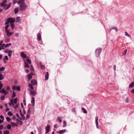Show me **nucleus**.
Masks as SVG:
<instances>
[{
	"label": "nucleus",
	"instance_id": "obj_1",
	"mask_svg": "<svg viewBox=\"0 0 134 134\" xmlns=\"http://www.w3.org/2000/svg\"><path fill=\"white\" fill-rule=\"evenodd\" d=\"M11 3H9L8 5L5 4V3L2 2L0 4V5L2 7H4L5 10H6L8 9L11 7Z\"/></svg>",
	"mask_w": 134,
	"mask_h": 134
},
{
	"label": "nucleus",
	"instance_id": "obj_2",
	"mask_svg": "<svg viewBox=\"0 0 134 134\" xmlns=\"http://www.w3.org/2000/svg\"><path fill=\"white\" fill-rule=\"evenodd\" d=\"M14 19L11 18H8L7 19V21L5 23V24L6 25L8 24L9 23L11 24H13L15 22Z\"/></svg>",
	"mask_w": 134,
	"mask_h": 134
},
{
	"label": "nucleus",
	"instance_id": "obj_3",
	"mask_svg": "<svg viewBox=\"0 0 134 134\" xmlns=\"http://www.w3.org/2000/svg\"><path fill=\"white\" fill-rule=\"evenodd\" d=\"M20 10L22 11L23 10L26 9L27 7V6L24 3H21L20 5Z\"/></svg>",
	"mask_w": 134,
	"mask_h": 134
},
{
	"label": "nucleus",
	"instance_id": "obj_4",
	"mask_svg": "<svg viewBox=\"0 0 134 134\" xmlns=\"http://www.w3.org/2000/svg\"><path fill=\"white\" fill-rule=\"evenodd\" d=\"M101 52V50L99 49H97L95 51L96 56L98 57Z\"/></svg>",
	"mask_w": 134,
	"mask_h": 134
},
{
	"label": "nucleus",
	"instance_id": "obj_5",
	"mask_svg": "<svg viewBox=\"0 0 134 134\" xmlns=\"http://www.w3.org/2000/svg\"><path fill=\"white\" fill-rule=\"evenodd\" d=\"M10 103L12 104V105L14 108L15 109H16L18 107V105H15L14 104L13 102V99H10Z\"/></svg>",
	"mask_w": 134,
	"mask_h": 134
},
{
	"label": "nucleus",
	"instance_id": "obj_6",
	"mask_svg": "<svg viewBox=\"0 0 134 134\" xmlns=\"http://www.w3.org/2000/svg\"><path fill=\"white\" fill-rule=\"evenodd\" d=\"M50 128V126L48 125H47L46 127H45V129L46 131V133H48L49 131Z\"/></svg>",
	"mask_w": 134,
	"mask_h": 134
},
{
	"label": "nucleus",
	"instance_id": "obj_7",
	"mask_svg": "<svg viewBox=\"0 0 134 134\" xmlns=\"http://www.w3.org/2000/svg\"><path fill=\"white\" fill-rule=\"evenodd\" d=\"M31 84L33 85H36L37 84V81L34 80H32L31 81Z\"/></svg>",
	"mask_w": 134,
	"mask_h": 134
},
{
	"label": "nucleus",
	"instance_id": "obj_8",
	"mask_svg": "<svg viewBox=\"0 0 134 134\" xmlns=\"http://www.w3.org/2000/svg\"><path fill=\"white\" fill-rule=\"evenodd\" d=\"M96 123L97 127L98 129V117L96 116L95 118Z\"/></svg>",
	"mask_w": 134,
	"mask_h": 134
},
{
	"label": "nucleus",
	"instance_id": "obj_9",
	"mask_svg": "<svg viewBox=\"0 0 134 134\" xmlns=\"http://www.w3.org/2000/svg\"><path fill=\"white\" fill-rule=\"evenodd\" d=\"M30 93L32 96H35L36 95V92L34 91L30 90Z\"/></svg>",
	"mask_w": 134,
	"mask_h": 134
},
{
	"label": "nucleus",
	"instance_id": "obj_10",
	"mask_svg": "<svg viewBox=\"0 0 134 134\" xmlns=\"http://www.w3.org/2000/svg\"><path fill=\"white\" fill-rule=\"evenodd\" d=\"M6 32L7 33V36L8 37H9L11 36V35L13 34V33L12 32H9V30L8 31H6Z\"/></svg>",
	"mask_w": 134,
	"mask_h": 134
},
{
	"label": "nucleus",
	"instance_id": "obj_11",
	"mask_svg": "<svg viewBox=\"0 0 134 134\" xmlns=\"http://www.w3.org/2000/svg\"><path fill=\"white\" fill-rule=\"evenodd\" d=\"M66 132V130H60L59 132L58 131L57 132L59 134H62Z\"/></svg>",
	"mask_w": 134,
	"mask_h": 134
},
{
	"label": "nucleus",
	"instance_id": "obj_12",
	"mask_svg": "<svg viewBox=\"0 0 134 134\" xmlns=\"http://www.w3.org/2000/svg\"><path fill=\"white\" fill-rule=\"evenodd\" d=\"M21 55L22 57L24 58H26V55L24 54L23 52H22L21 53Z\"/></svg>",
	"mask_w": 134,
	"mask_h": 134
},
{
	"label": "nucleus",
	"instance_id": "obj_13",
	"mask_svg": "<svg viewBox=\"0 0 134 134\" xmlns=\"http://www.w3.org/2000/svg\"><path fill=\"white\" fill-rule=\"evenodd\" d=\"M37 39L38 41H40L41 40V34L40 33L37 34Z\"/></svg>",
	"mask_w": 134,
	"mask_h": 134
},
{
	"label": "nucleus",
	"instance_id": "obj_14",
	"mask_svg": "<svg viewBox=\"0 0 134 134\" xmlns=\"http://www.w3.org/2000/svg\"><path fill=\"white\" fill-rule=\"evenodd\" d=\"M24 67L25 68H29V65L28 63L24 61Z\"/></svg>",
	"mask_w": 134,
	"mask_h": 134
},
{
	"label": "nucleus",
	"instance_id": "obj_15",
	"mask_svg": "<svg viewBox=\"0 0 134 134\" xmlns=\"http://www.w3.org/2000/svg\"><path fill=\"white\" fill-rule=\"evenodd\" d=\"M49 78V74L48 72H47L45 76V80H47Z\"/></svg>",
	"mask_w": 134,
	"mask_h": 134
},
{
	"label": "nucleus",
	"instance_id": "obj_16",
	"mask_svg": "<svg viewBox=\"0 0 134 134\" xmlns=\"http://www.w3.org/2000/svg\"><path fill=\"white\" fill-rule=\"evenodd\" d=\"M35 100L34 97H32L31 98V103L33 104V105H34L35 104Z\"/></svg>",
	"mask_w": 134,
	"mask_h": 134
},
{
	"label": "nucleus",
	"instance_id": "obj_17",
	"mask_svg": "<svg viewBox=\"0 0 134 134\" xmlns=\"http://www.w3.org/2000/svg\"><path fill=\"white\" fill-rule=\"evenodd\" d=\"M134 86V82H132L129 85V87L130 88Z\"/></svg>",
	"mask_w": 134,
	"mask_h": 134
},
{
	"label": "nucleus",
	"instance_id": "obj_18",
	"mask_svg": "<svg viewBox=\"0 0 134 134\" xmlns=\"http://www.w3.org/2000/svg\"><path fill=\"white\" fill-rule=\"evenodd\" d=\"M12 50H10L8 52V56L9 57H11L12 55Z\"/></svg>",
	"mask_w": 134,
	"mask_h": 134
},
{
	"label": "nucleus",
	"instance_id": "obj_19",
	"mask_svg": "<svg viewBox=\"0 0 134 134\" xmlns=\"http://www.w3.org/2000/svg\"><path fill=\"white\" fill-rule=\"evenodd\" d=\"M29 87L31 89L33 90L34 89V88L32 85L30 83L28 84Z\"/></svg>",
	"mask_w": 134,
	"mask_h": 134
},
{
	"label": "nucleus",
	"instance_id": "obj_20",
	"mask_svg": "<svg viewBox=\"0 0 134 134\" xmlns=\"http://www.w3.org/2000/svg\"><path fill=\"white\" fill-rule=\"evenodd\" d=\"M27 77L29 80H30V79H31L32 78V75L31 74H29L27 75Z\"/></svg>",
	"mask_w": 134,
	"mask_h": 134
},
{
	"label": "nucleus",
	"instance_id": "obj_21",
	"mask_svg": "<svg viewBox=\"0 0 134 134\" xmlns=\"http://www.w3.org/2000/svg\"><path fill=\"white\" fill-rule=\"evenodd\" d=\"M16 96V93L14 91H13V94L12 96V98H14Z\"/></svg>",
	"mask_w": 134,
	"mask_h": 134
},
{
	"label": "nucleus",
	"instance_id": "obj_22",
	"mask_svg": "<svg viewBox=\"0 0 134 134\" xmlns=\"http://www.w3.org/2000/svg\"><path fill=\"white\" fill-rule=\"evenodd\" d=\"M82 110L83 111V113H87V111L84 108H82Z\"/></svg>",
	"mask_w": 134,
	"mask_h": 134
},
{
	"label": "nucleus",
	"instance_id": "obj_23",
	"mask_svg": "<svg viewBox=\"0 0 134 134\" xmlns=\"http://www.w3.org/2000/svg\"><path fill=\"white\" fill-rule=\"evenodd\" d=\"M8 115L10 116H11L13 115V113L11 112L10 111L8 112Z\"/></svg>",
	"mask_w": 134,
	"mask_h": 134
},
{
	"label": "nucleus",
	"instance_id": "obj_24",
	"mask_svg": "<svg viewBox=\"0 0 134 134\" xmlns=\"http://www.w3.org/2000/svg\"><path fill=\"white\" fill-rule=\"evenodd\" d=\"M4 134H9V131L8 130H5L4 131Z\"/></svg>",
	"mask_w": 134,
	"mask_h": 134
},
{
	"label": "nucleus",
	"instance_id": "obj_25",
	"mask_svg": "<svg viewBox=\"0 0 134 134\" xmlns=\"http://www.w3.org/2000/svg\"><path fill=\"white\" fill-rule=\"evenodd\" d=\"M20 115L22 119L24 120H25V118L24 115L22 113H21Z\"/></svg>",
	"mask_w": 134,
	"mask_h": 134
},
{
	"label": "nucleus",
	"instance_id": "obj_26",
	"mask_svg": "<svg viewBox=\"0 0 134 134\" xmlns=\"http://www.w3.org/2000/svg\"><path fill=\"white\" fill-rule=\"evenodd\" d=\"M4 79L3 75L1 74H0V80H2Z\"/></svg>",
	"mask_w": 134,
	"mask_h": 134
},
{
	"label": "nucleus",
	"instance_id": "obj_27",
	"mask_svg": "<svg viewBox=\"0 0 134 134\" xmlns=\"http://www.w3.org/2000/svg\"><path fill=\"white\" fill-rule=\"evenodd\" d=\"M61 117H58L57 118V121H59L60 122H61L62 121V120L60 119Z\"/></svg>",
	"mask_w": 134,
	"mask_h": 134
},
{
	"label": "nucleus",
	"instance_id": "obj_28",
	"mask_svg": "<svg viewBox=\"0 0 134 134\" xmlns=\"http://www.w3.org/2000/svg\"><path fill=\"white\" fill-rule=\"evenodd\" d=\"M18 8H16L14 9V12L16 14L18 13Z\"/></svg>",
	"mask_w": 134,
	"mask_h": 134
},
{
	"label": "nucleus",
	"instance_id": "obj_29",
	"mask_svg": "<svg viewBox=\"0 0 134 134\" xmlns=\"http://www.w3.org/2000/svg\"><path fill=\"white\" fill-rule=\"evenodd\" d=\"M26 62L29 63V64H30L31 63V61L30 59H26Z\"/></svg>",
	"mask_w": 134,
	"mask_h": 134
},
{
	"label": "nucleus",
	"instance_id": "obj_30",
	"mask_svg": "<svg viewBox=\"0 0 134 134\" xmlns=\"http://www.w3.org/2000/svg\"><path fill=\"white\" fill-rule=\"evenodd\" d=\"M7 128L8 129H10L11 128V125L9 124H8L7 126Z\"/></svg>",
	"mask_w": 134,
	"mask_h": 134
},
{
	"label": "nucleus",
	"instance_id": "obj_31",
	"mask_svg": "<svg viewBox=\"0 0 134 134\" xmlns=\"http://www.w3.org/2000/svg\"><path fill=\"white\" fill-rule=\"evenodd\" d=\"M14 103L15 104H16L17 103V98H15L14 99Z\"/></svg>",
	"mask_w": 134,
	"mask_h": 134
},
{
	"label": "nucleus",
	"instance_id": "obj_32",
	"mask_svg": "<svg viewBox=\"0 0 134 134\" xmlns=\"http://www.w3.org/2000/svg\"><path fill=\"white\" fill-rule=\"evenodd\" d=\"M66 122L65 121H63V127H66Z\"/></svg>",
	"mask_w": 134,
	"mask_h": 134
},
{
	"label": "nucleus",
	"instance_id": "obj_33",
	"mask_svg": "<svg viewBox=\"0 0 134 134\" xmlns=\"http://www.w3.org/2000/svg\"><path fill=\"white\" fill-rule=\"evenodd\" d=\"M6 120H7L8 122L10 121L11 120V119H10V118L9 117H7L6 118Z\"/></svg>",
	"mask_w": 134,
	"mask_h": 134
},
{
	"label": "nucleus",
	"instance_id": "obj_34",
	"mask_svg": "<svg viewBox=\"0 0 134 134\" xmlns=\"http://www.w3.org/2000/svg\"><path fill=\"white\" fill-rule=\"evenodd\" d=\"M5 69V68L4 67H2L0 68V71H3Z\"/></svg>",
	"mask_w": 134,
	"mask_h": 134
},
{
	"label": "nucleus",
	"instance_id": "obj_35",
	"mask_svg": "<svg viewBox=\"0 0 134 134\" xmlns=\"http://www.w3.org/2000/svg\"><path fill=\"white\" fill-rule=\"evenodd\" d=\"M20 18L18 16L16 18V21L17 22H19V20H20Z\"/></svg>",
	"mask_w": 134,
	"mask_h": 134
},
{
	"label": "nucleus",
	"instance_id": "obj_36",
	"mask_svg": "<svg viewBox=\"0 0 134 134\" xmlns=\"http://www.w3.org/2000/svg\"><path fill=\"white\" fill-rule=\"evenodd\" d=\"M5 90L4 88H3L2 90H0V92L1 93H3L5 91Z\"/></svg>",
	"mask_w": 134,
	"mask_h": 134
},
{
	"label": "nucleus",
	"instance_id": "obj_37",
	"mask_svg": "<svg viewBox=\"0 0 134 134\" xmlns=\"http://www.w3.org/2000/svg\"><path fill=\"white\" fill-rule=\"evenodd\" d=\"M7 25L5 26V31L9 30H8V27L9 26V25H7Z\"/></svg>",
	"mask_w": 134,
	"mask_h": 134
},
{
	"label": "nucleus",
	"instance_id": "obj_38",
	"mask_svg": "<svg viewBox=\"0 0 134 134\" xmlns=\"http://www.w3.org/2000/svg\"><path fill=\"white\" fill-rule=\"evenodd\" d=\"M10 124L11 125L12 127H14L15 126V122H10Z\"/></svg>",
	"mask_w": 134,
	"mask_h": 134
},
{
	"label": "nucleus",
	"instance_id": "obj_39",
	"mask_svg": "<svg viewBox=\"0 0 134 134\" xmlns=\"http://www.w3.org/2000/svg\"><path fill=\"white\" fill-rule=\"evenodd\" d=\"M6 88L7 90H8V91H10V88L9 86H6Z\"/></svg>",
	"mask_w": 134,
	"mask_h": 134
},
{
	"label": "nucleus",
	"instance_id": "obj_40",
	"mask_svg": "<svg viewBox=\"0 0 134 134\" xmlns=\"http://www.w3.org/2000/svg\"><path fill=\"white\" fill-rule=\"evenodd\" d=\"M5 96L4 95H3L1 97V100H3L4 99Z\"/></svg>",
	"mask_w": 134,
	"mask_h": 134
},
{
	"label": "nucleus",
	"instance_id": "obj_41",
	"mask_svg": "<svg viewBox=\"0 0 134 134\" xmlns=\"http://www.w3.org/2000/svg\"><path fill=\"white\" fill-rule=\"evenodd\" d=\"M11 45V43H9V44H6L5 46L6 47H9V46H10Z\"/></svg>",
	"mask_w": 134,
	"mask_h": 134
},
{
	"label": "nucleus",
	"instance_id": "obj_42",
	"mask_svg": "<svg viewBox=\"0 0 134 134\" xmlns=\"http://www.w3.org/2000/svg\"><path fill=\"white\" fill-rule=\"evenodd\" d=\"M11 26L12 29H13L14 28V27H15V25H14L13 24H11Z\"/></svg>",
	"mask_w": 134,
	"mask_h": 134
},
{
	"label": "nucleus",
	"instance_id": "obj_43",
	"mask_svg": "<svg viewBox=\"0 0 134 134\" xmlns=\"http://www.w3.org/2000/svg\"><path fill=\"white\" fill-rule=\"evenodd\" d=\"M125 36H128V37L130 36V35L127 32H125Z\"/></svg>",
	"mask_w": 134,
	"mask_h": 134
},
{
	"label": "nucleus",
	"instance_id": "obj_44",
	"mask_svg": "<svg viewBox=\"0 0 134 134\" xmlns=\"http://www.w3.org/2000/svg\"><path fill=\"white\" fill-rule=\"evenodd\" d=\"M3 128V126L2 125H0V130H2Z\"/></svg>",
	"mask_w": 134,
	"mask_h": 134
},
{
	"label": "nucleus",
	"instance_id": "obj_45",
	"mask_svg": "<svg viewBox=\"0 0 134 134\" xmlns=\"http://www.w3.org/2000/svg\"><path fill=\"white\" fill-rule=\"evenodd\" d=\"M129 99L128 97H127L126 99V103H127L129 102Z\"/></svg>",
	"mask_w": 134,
	"mask_h": 134
},
{
	"label": "nucleus",
	"instance_id": "obj_46",
	"mask_svg": "<svg viewBox=\"0 0 134 134\" xmlns=\"http://www.w3.org/2000/svg\"><path fill=\"white\" fill-rule=\"evenodd\" d=\"M3 86V84H2L0 83V90H1Z\"/></svg>",
	"mask_w": 134,
	"mask_h": 134
},
{
	"label": "nucleus",
	"instance_id": "obj_47",
	"mask_svg": "<svg viewBox=\"0 0 134 134\" xmlns=\"http://www.w3.org/2000/svg\"><path fill=\"white\" fill-rule=\"evenodd\" d=\"M16 89L18 91H19L20 90V88L19 87L17 86L16 87Z\"/></svg>",
	"mask_w": 134,
	"mask_h": 134
},
{
	"label": "nucleus",
	"instance_id": "obj_48",
	"mask_svg": "<svg viewBox=\"0 0 134 134\" xmlns=\"http://www.w3.org/2000/svg\"><path fill=\"white\" fill-rule=\"evenodd\" d=\"M30 70H31L33 71V67L32 65H31L30 66Z\"/></svg>",
	"mask_w": 134,
	"mask_h": 134
},
{
	"label": "nucleus",
	"instance_id": "obj_49",
	"mask_svg": "<svg viewBox=\"0 0 134 134\" xmlns=\"http://www.w3.org/2000/svg\"><path fill=\"white\" fill-rule=\"evenodd\" d=\"M41 69H44L45 68V67L42 65H41Z\"/></svg>",
	"mask_w": 134,
	"mask_h": 134
},
{
	"label": "nucleus",
	"instance_id": "obj_50",
	"mask_svg": "<svg viewBox=\"0 0 134 134\" xmlns=\"http://www.w3.org/2000/svg\"><path fill=\"white\" fill-rule=\"evenodd\" d=\"M4 93V95H5L7 94L8 93V92L7 91H5L4 93Z\"/></svg>",
	"mask_w": 134,
	"mask_h": 134
},
{
	"label": "nucleus",
	"instance_id": "obj_51",
	"mask_svg": "<svg viewBox=\"0 0 134 134\" xmlns=\"http://www.w3.org/2000/svg\"><path fill=\"white\" fill-rule=\"evenodd\" d=\"M0 118L4 120V117L2 115H1L0 116Z\"/></svg>",
	"mask_w": 134,
	"mask_h": 134
},
{
	"label": "nucleus",
	"instance_id": "obj_52",
	"mask_svg": "<svg viewBox=\"0 0 134 134\" xmlns=\"http://www.w3.org/2000/svg\"><path fill=\"white\" fill-rule=\"evenodd\" d=\"M4 58L6 60H8V57L7 56H5Z\"/></svg>",
	"mask_w": 134,
	"mask_h": 134
},
{
	"label": "nucleus",
	"instance_id": "obj_53",
	"mask_svg": "<svg viewBox=\"0 0 134 134\" xmlns=\"http://www.w3.org/2000/svg\"><path fill=\"white\" fill-rule=\"evenodd\" d=\"M7 0H2V2L3 3H5L7 2Z\"/></svg>",
	"mask_w": 134,
	"mask_h": 134
},
{
	"label": "nucleus",
	"instance_id": "obj_54",
	"mask_svg": "<svg viewBox=\"0 0 134 134\" xmlns=\"http://www.w3.org/2000/svg\"><path fill=\"white\" fill-rule=\"evenodd\" d=\"M23 102H24V105H25L26 104V101L25 100H23Z\"/></svg>",
	"mask_w": 134,
	"mask_h": 134
},
{
	"label": "nucleus",
	"instance_id": "obj_55",
	"mask_svg": "<svg viewBox=\"0 0 134 134\" xmlns=\"http://www.w3.org/2000/svg\"><path fill=\"white\" fill-rule=\"evenodd\" d=\"M113 69H114V71L116 69V66H115V65H114Z\"/></svg>",
	"mask_w": 134,
	"mask_h": 134
},
{
	"label": "nucleus",
	"instance_id": "obj_56",
	"mask_svg": "<svg viewBox=\"0 0 134 134\" xmlns=\"http://www.w3.org/2000/svg\"><path fill=\"white\" fill-rule=\"evenodd\" d=\"M15 36L16 37H18L19 36V33H16L15 34Z\"/></svg>",
	"mask_w": 134,
	"mask_h": 134
},
{
	"label": "nucleus",
	"instance_id": "obj_57",
	"mask_svg": "<svg viewBox=\"0 0 134 134\" xmlns=\"http://www.w3.org/2000/svg\"><path fill=\"white\" fill-rule=\"evenodd\" d=\"M17 2L16 0H14L13 1V3L14 4H15Z\"/></svg>",
	"mask_w": 134,
	"mask_h": 134
},
{
	"label": "nucleus",
	"instance_id": "obj_58",
	"mask_svg": "<svg viewBox=\"0 0 134 134\" xmlns=\"http://www.w3.org/2000/svg\"><path fill=\"white\" fill-rule=\"evenodd\" d=\"M4 44H3L2 46H1L0 47H1L2 48H4Z\"/></svg>",
	"mask_w": 134,
	"mask_h": 134
},
{
	"label": "nucleus",
	"instance_id": "obj_59",
	"mask_svg": "<svg viewBox=\"0 0 134 134\" xmlns=\"http://www.w3.org/2000/svg\"><path fill=\"white\" fill-rule=\"evenodd\" d=\"M127 51V49H126V50H125V51H124V54H123V55H125L126 53V52Z\"/></svg>",
	"mask_w": 134,
	"mask_h": 134
},
{
	"label": "nucleus",
	"instance_id": "obj_60",
	"mask_svg": "<svg viewBox=\"0 0 134 134\" xmlns=\"http://www.w3.org/2000/svg\"><path fill=\"white\" fill-rule=\"evenodd\" d=\"M17 3L18 4H21V2L20 1H18L17 2Z\"/></svg>",
	"mask_w": 134,
	"mask_h": 134
},
{
	"label": "nucleus",
	"instance_id": "obj_61",
	"mask_svg": "<svg viewBox=\"0 0 134 134\" xmlns=\"http://www.w3.org/2000/svg\"><path fill=\"white\" fill-rule=\"evenodd\" d=\"M16 87L15 86H13V90H15L16 89Z\"/></svg>",
	"mask_w": 134,
	"mask_h": 134
},
{
	"label": "nucleus",
	"instance_id": "obj_62",
	"mask_svg": "<svg viewBox=\"0 0 134 134\" xmlns=\"http://www.w3.org/2000/svg\"><path fill=\"white\" fill-rule=\"evenodd\" d=\"M25 71L27 73H28L29 72V70L28 69H26Z\"/></svg>",
	"mask_w": 134,
	"mask_h": 134
},
{
	"label": "nucleus",
	"instance_id": "obj_63",
	"mask_svg": "<svg viewBox=\"0 0 134 134\" xmlns=\"http://www.w3.org/2000/svg\"><path fill=\"white\" fill-rule=\"evenodd\" d=\"M29 114L28 113H27V116L26 117V118H29Z\"/></svg>",
	"mask_w": 134,
	"mask_h": 134
},
{
	"label": "nucleus",
	"instance_id": "obj_64",
	"mask_svg": "<svg viewBox=\"0 0 134 134\" xmlns=\"http://www.w3.org/2000/svg\"><path fill=\"white\" fill-rule=\"evenodd\" d=\"M131 92L134 94V89H132L131 91Z\"/></svg>",
	"mask_w": 134,
	"mask_h": 134
}]
</instances>
